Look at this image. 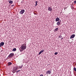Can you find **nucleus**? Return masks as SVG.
Returning a JSON list of instances; mask_svg holds the SVG:
<instances>
[{
  "label": "nucleus",
  "instance_id": "30",
  "mask_svg": "<svg viewBox=\"0 0 76 76\" xmlns=\"http://www.w3.org/2000/svg\"><path fill=\"white\" fill-rule=\"evenodd\" d=\"M20 51H21V50H20Z\"/></svg>",
  "mask_w": 76,
  "mask_h": 76
},
{
  "label": "nucleus",
  "instance_id": "27",
  "mask_svg": "<svg viewBox=\"0 0 76 76\" xmlns=\"http://www.w3.org/2000/svg\"><path fill=\"white\" fill-rule=\"evenodd\" d=\"M11 6L12 7H13V6H14V5H11Z\"/></svg>",
  "mask_w": 76,
  "mask_h": 76
},
{
  "label": "nucleus",
  "instance_id": "20",
  "mask_svg": "<svg viewBox=\"0 0 76 76\" xmlns=\"http://www.w3.org/2000/svg\"><path fill=\"white\" fill-rule=\"evenodd\" d=\"M58 54V52H56L54 54L55 55H57Z\"/></svg>",
  "mask_w": 76,
  "mask_h": 76
},
{
  "label": "nucleus",
  "instance_id": "4",
  "mask_svg": "<svg viewBox=\"0 0 76 76\" xmlns=\"http://www.w3.org/2000/svg\"><path fill=\"white\" fill-rule=\"evenodd\" d=\"M51 71L50 70H48L46 72V75H50L51 74Z\"/></svg>",
  "mask_w": 76,
  "mask_h": 76
},
{
  "label": "nucleus",
  "instance_id": "26",
  "mask_svg": "<svg viewBox=\"0 0 76 76\" xmlns=\"http://www.w3.org/2000/svg\"><path fill=\"white\" fill-rule=\"evenodd\" d=\"M39 76H43V75H42V74L41 75H40Z\"/></svg>",
  "mask_w": 76,
  "mask_h": 76
},
{
  "label": "nucleus",
  "instance_id": "28",
  "mask_svg": "<svg viewBox=\"0 0 76 76\" xmlns=\"http://www.w3.org/2000/svg\"><path fill=\"white\" fill-rule=\"evenodd\" d=\"M63 39V38H62L61 39V40L62 39Z\"/></svg>",
  "mask_w": 76,
  "mask_h": 76
},
{
  "label": "nucleus",
  "instance_id": "11",
  "mask_svg": "<svg viewBox=\"0 0 76 76\" xmlns=\"http://www.w3.org/2000/svg\"><path fill=\"white\" fill-rule=\"evenodd\" d=\"M12 63L10 62H8V63L7 66H10V65H12Z\"/></svg>",
  "mask_w": 76,
  "mask_h": 76
},
{
  "label": "nucleus",
  "instance_id": "14",
  "mask_svg": "<svg viewBox=\"0 0 76 76\" xmlns=\"http://www.w3.org/2000/svg\"><path fill=\"white\" fill-rule=\"evenodd\" d=\"M72 9H74V7H73V5H72L71 6Z\"/></svg>",
  "mask_w": 76,
  "mask_h": 76
},
{
  "label": "nucleus",
  "instance_id": "13",
  "mask_svg": "<svg viewBox=\"0 0 76 76\" xmlns=\"http://www.w3.org/2000/svg\"><path fill=\"white\" fill-rule=\"evenodd\" d=\"M16 71L13 69V70L12 71V73H16Z\"/></svg>",
  "mask_w": 76,
  "mask_h": 76
},
{
  "label": "nucleus",
  "instance_id": "7",
  "mask_svg": "<svg viewBox=\"0 0 76 76\" xmlns=\"http://www.w3.org/2000/svg\"><path fill=\"white\" fill-rule=\"evenodd\" d=\"M56 24L57 25H58V26H59V25H60V24H61V20H60V21H58L57 23Z\"/></svg>",
  "mask_w": 76,
  "mask_h": 76
},
{
  "label": "nucleus",
  "instance_id": "2",
  "mask_svg": "<svg viewBox=\"0 0 76 76\" xmlns=\"http://www.w3.org/2000/svg\"><path fill=\"white\" fill-rule=\"evenodd\" d=\"M14 56V53H11L8 56V57L9 58H12V57H13Z\"/></svg>",
  "mask_w": 76,
  "mask_h": 76
},
{
  "label": "nucleus",
  "instance_id": "17",
  "mask_svg": "<svg viewBox=\"0 0 76 76\" xmlns=\"http://www.w3.org/2000/svg\"><path fill=\"white\" fill-rule=\"evenodd\" d=\"M58 28H56L55 29V31H56V32L57 31H58Z\"/></svg>",
  "mask_w": 76,
  "mask_h": 76
},
{
  "label": "nucleus",
  "instance_id": "21",
  "mask_svg": "<svg viewBox=\"0 0 76 76\" xmlns=\"http://www.w3.org/2000/svg\"><path fill=\"white\" fill-rule=\"evenodd\" d=\"M23 66H19V69H22Z\"/></svg>",
  "mask_w": 76,
  "mask_h": 76
},
{
  "label": "nucleus",
  "instance_id": "3",
  "mask_svg": "<svg viewBox=\"0 0 76 76\" xmlns=\"http://www.w3.org/2000/svg\"><path fill=\"white\" fill-rule=\"evenodd\" d=\"M24 12H25V10H22L19 13L20 14V15H22V14H23Z\"/></svg>",
  "mask_w": 76,
  "mask_h": 76
},
{
  "label": "nucleus",
  "instance_id": "18",
  "mask_svg": "<svg viewBox=\"0 0 76 76\" xmlns=\"http://www.w3.org/2000/svg\"><path fill=\"white\" fill-rule=\"evenodd\" d=\"M62 38V36L61 35L59 36L58 38Z\"/></svg>",
  "mask_w": 76,
  "mask_h": 76
},
{
  "label": "nucleus",
  "instance_id": "23",
  "mask_svg": "<svg viewBox=\"0 0 76 76\" xmlns=\"http://www.w3.org/2000/svg\"><path fill=\"white\" fill-rule=\"evenodd\" d=\"M20 70H18V71L16 72H17V73H18V72H20Z\"/></svg>",
  "mask_w": 76,
  "mask_h": 76
},
{
  "label": "nucleus",
  "instance_id": "16",
  "mask_svg": "<svg viewBox=\"0 0 76 76\" xmlns=\"http://www.w3.org/2000/svg\"><path fill=\"white\" fill-rule=\"evenodd\" d=\"M12 51H16V48H13L12 49Z\"/></svg>",
  "mask_w": 76,
  "mask_h": 76
},
{
  "label": "nucleus",
  "instance_id": "19",
  "mask_svg": "<svg viewBox=\"0 0 76 76\" xmlns=\"http://www.w3.org/2000/svg\"><path fill=\"white\" fill-rule=\"evenodd\" d=\"M35 3H36V4H35L36 6H37V3H38V1H36Z\"/></svg>",
  "mask_w": 76,
  "mask_h": 76
},
{
  "label": "nucleus",
  "instance_id": "22",
  "mask_svg": "<svg viewBox=\"0 0 76 76\" xmlns=\"http://www.w3.org/2000/svg\"><path fill=\"white\" fill-rule=\"evenodd\" d=\"M74 71H76V68L74 67Z\"/></svg>",
  "mask_w": 76,
  "mask_h": 76
},
{
  "label": "nucleus",
  "instance_id": "25",
  "mask_svg": "<svg viewBox=\"0 0 76 76\" xmlns=\"http://www.w3.org/2000/svg\"><path fill=\"white\" fill-rule=\"evenodd\" d=\"M67 9V8L66 7H65L64 8V10H65V9Z\"/></svg>",
  "mask_w": 76,
  "mask_h": 76
},
{
  "label": "nucleus",
  "instance_id": "10",
  "mask_svg": "<svg viewBox=\"0 0 76 76\" xmlns=\"http://www.w3.org/2000/svg\"><path fill=\"white\" fill-rule=\"evenodd\" d=\"M44 50H41L39 53L38 55H40V54L42 53H43Z\"/></svg>",
  "mask_w": 76,
  "mask_h": 76
},
{
  "label": "nucleus",
  "instance_id": "24",
  "mask_svg": "<svg viewBox=\"0 0 76 76\" xmlns=\"http://www.w3.org/2000/svg\"><path fill=\"white\" fill-rule=\"evenodd\" d=\"M74 3H75V4H76V1H74Z\"/></svg>",
  "mask_w": 76,
  "mask_h": 76
},
{
  "label": "nucleus",
  "instance_id": "8",
  "mask_svg": "<svg viewBox=\"0 0 76 76\" xmlns=\"http://www.w3.org/2000/svg\"><path fill=\"white\" fill-rule=\"evenodd\" d=\"M60 20V18H58L57 17V18L56 19V21L57 22L58 21H59Z\"/></svg>",
  "mask_w": 76,
  "mask_h": 76
},
{
  "label": "nucleus",
  "instance_id": "6",
  "mask_svg": "<svg viewBox=\"0 0 76 76\" xmlns=\"http://www.w3.org/2000/svg\"><path fill=\"white\" fill-rule=\"evenodd\" d=\"M75 37V34H72L71 36L70 37V39H72V38H74Z\"/></svg>",
  "mask_w": 76,
  "mask_h": 76
},
{
  "label": "nucleus",
  "instance_id": "31",
  "mask_svg": "<svg viewBox=\"0 0 76 76\" xmlns=\"http://www.w3.org/2000/svg\"><path fill=\"white\" fill-rule=\"evenodd\" d=\"M50 70H51V69H50Z\"/></svg>",
  "mask_w": 76,
  "mask_h": 76
},
{
  "label": "nucleus",
  "instance_id": "12",
  "mask_svg": "<svg viewBox=\"0 0 76 76\" xmlns=\"http://www.w3.org/2000/svg\"><path fill=\"white\" fill-rule=\"evenodd\" d=\"M18 67L16 66L14 67L13 69L15 70L16 71L17 70H18Z\"/></svg>",
  "mask_w": 76,
  "mask_h": 76
},
{
  "label": "nucleus",
  "instance_id": "1",
  "mask_svg": "<svg viewBox=\"0 0 76 76\" xmlns=\"http://www.w3.org/2000/svg\"><path fill=\"white\" fill-rule=\"evenodd\" d=\"M22 50H24L26 48V44H24L22 45L20 47Z\"/></svg>",
  "mask_w": 76,
  "mask_h": 76
},
{
  "label": "nucleus",
  "instance_id": "5",
  "mask_svg": "<svg viewBox=\"0 0 76 76\" xmlns=\"http://www.w3.org/2000/svg\"><path fill=\"white\" fill-rule=\"evenodd\" d=\"M48 10L50 11V12H51L53 10V8L50 7H48Z\"/></svg>",
  "mask_w": 76,
  "mask_h": 76
},
{
  "label": "nucleus",
  "instance_id": "15",
  "mask_svg": "<svg viewBox=\"0 0 76 76\" xmlns=\"http://www.w3.org/2000/svg\"><path fill=\"white\" fill-rule=\"evenodd\" d=\"M9 3H10V4H12L13 3V1H9Z\"/></svg>",
  "mask_w": 76,
  "mask_h": 76
},
{
  "label": "nucleus",
  "instance_id": "29",
  "mask_svg": "<svg viewBox=\"0 0 76 76\" xmlns=\"http://www.w3.org/2000/svg\"><path fill=\"white\" fill-rule=\"evenodd\" d=\"M1 45H0V47H1Z\"/></svg>",
  "mask_w": 76,
  "mask_h": 76
},
{
  "label": "nucleus",
  "instance_id": "9",
  "mask_svg": "<svg viewBox=\"0 0 76 76\" xmlns=\"http://www.w3.org/2000/svg\"><path fill=\"white\" fill-rule=\"evenodd\" d=\"M0 44L2 47H3V46L4 45V42H1L0 43Z\"/></svg>",
  "mask_w": 76,
  "mask_h": 76
}]
</instances>
